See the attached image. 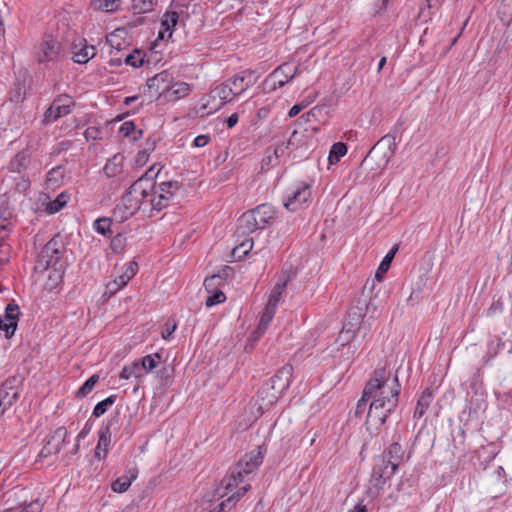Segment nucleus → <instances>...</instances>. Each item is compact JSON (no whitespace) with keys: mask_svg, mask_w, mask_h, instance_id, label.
I'll list each match as a JSON object with an SVG mask.
<instances>
[{"mask_svg":"<svg viewBox=\"0 0 512 512\" xmlns=\"http://www.w3.org/2000/svg\"><path fill=\"white\" fill-rule=\"evenodd\" d=\"M383 386L379 396L371 397V403L366 417L367 428L379 429L385 422L387 417L394 412L398 405L400 394V383L398 376L395 374L390 378V373L384 367Z\"/></svg>","mask_w":512,"mask_h":512,"instance_id":"obj_1","label":"nucleus"},{"mask_svg":"<svg viewBox=\"0 0 512 512\" xmlns=\"http://www.w3.org/2000/svg\"><path fill=\"white\" fill-rule=\"evenodd\" d=\"M293 374V367L291 365H284L277 373L266 383L258 392V397L261 399L259 410L261 413L265 409L272 406L282 395V393L289 387Z\"/></svg>","mask_w":512,"mask_h":512,"instance_id":"obj_2","label":"nucleus"},{"mask_svg":"<svg viewBox=\"0 0 512 512\" xmlns=\"http://www.w3.org/2000/svg\"><path fill=\"white\" fill-rule=\"evenodd\" d=\"M396 150L395 136L391 134L384 135L378 142L370 149L363 163L375 161L377 168H384Z\"/></svg>","mask_w":512,"mask_h":512,"instance_id":"obj_3","label":"nucleus"},{"mask_svg":"<svg viewBox=\"0 0 512 512\" xmlns=\"http://www.w3.org/2000/svg\"><path fill=\"white\" fill-rule=\"evenodd\" d=\"M64 252L65 245L61 237H53L42 248L38 256L35 269L44 271L49 268L55 267L59 263Z\"/></svg>","mask_w":512,"mask_h":512,"instance_id":"obj_4","label":"nucleus"},{"mask_svg":"<svg viewBox=\"0 0 512 512\" xmlns=\"http://www.w3.org/2000/svg\"><path fill=\"white\" fill-rule=\"evenodd\" d=\"M151 188V178L140 177L130 187L128 192L122 198V206L124 211L132 216L136 211L141 208V200L139 195L147 194L148 189Z\"/></svg>","mask_w":512,"mask_h":512,"instance_id":"obj_5","label":"nucleus"},{"mask_svg":"<svg viewBox=\"0 0 512 512\" xmlns=\"http://www.w3.org/2000/svg\"><path fill=\"white\" fill-rule=\"evenodd\" d=\"M384 374V367L378 368L373 372V376L371 379L367 382L362 397L357 403L356 409H355V416L359 417L363 415L366 412L367 409V402L371 400V397L379 396V394H383L381 392V379H383ZM383 383V380H382Z\"/></svg>","mask_w":512,"mask_h":512,"instance_id":"obj_6","label":"nucleus"},{"mask_svg":"<svg viewBox=\"0 0 512 512\" xmlns=\"http://www.w3.org/2000/svg\"><path fill=\"white\" fill-rule=\"evenodd\" d=\"M298 72V68L290 63H283L278 66L265 80L264 85L269 91L275 90L276 87H283L291 81Z\"/></svg>","mask_w":512,"mask_h":512,"instance_id":"obj_7","label":"nucleus"},{"mask_svg":"<svg viewBox=\"0 0 512 512\" xmlns=\"http://www.w3.org/2000/svg\"><path fill=\"white\" fill-rule=\"evenodd\" d=\"M74 100L72 97L64 94L56 97L50 107L44 113V123H52L58 120L60 117L65 116L71 112V108L74 106Z\"/></svg>","mask_w":512,"mask_h":512,"instance_id":"obj_8","label":"nucleus"},{"mask_svg":"<svg viewBox=\"0 0 512 512\" xmlns=\"http://www.w3.org/2000/svg\"><path fill=\"white\" fill-rule=\"evenodd\" d=\"M397 467L390 464L386 457H377L371 473V479L377 489H381L384 484L391 479Z\"/></svg>","mask_w":512,"mask_h":512,"instance_id":"obj_9","label":"nucleus"},{"mask_svg":"<svg viewBox=\"0 0 512 512\" xmlns=\"http://www.w3.org/2000/svg\"><path fill=\"white\" fill-rule=\"evenodd\" d=\"M61 51V44L52 36H45L40 42L35 59L39 64L56 61Z\"/></svg>","mask_w":512,"mask_h":512,"instance_id":"obj_10","label":"nucleus"},{"mask_svg":"<svg viewBox=\"0 0 512 512\" xmlns=\"http://www.w3.org/2000/svg\"><path fill=\"white\" fill-rule=\"evenodd\" d=\"M18 380L10 377L0 385V417L19 397Z\"/></svg>","mask_w":512,"mask_h":512,"instance_id":"obj_11","label":"nucleus"},{"mask_svg":"<svg viewBox=\"0 0 512 512\" xmlns=\"http://www.w3.org/2000/svg\"><path fill=\"white\" fill-rule=\"evenodd\" d=\"M263 462L262 446H258L256 450L247 453L242 457L234 471L240 472L241 478L244 480L245 476L254 472Z\"/></svg>","mask_w":512,"mask_h":512,"instance_id":"obj_12","label":"nucleus"},{"mask_svg":"<svg viewBox=\"0 0 512 512\" xmlns=\"http://www.w3.org/2000/svg\"><path fill=\"white\" fill-rule=\"evenodd\" d=\"M19 315V306L12 302L7 304L4 316H0V331L5 332V337L7 339L14 335L17 328Z\"/></svg>","mask_w":512,"mask_h":512,"instance_id":"obj_13","label":"nucleus"},{"mask_svg":"<svg viewBox=\"0 0 512 512\" xmlns=\"http://www.w3.org/2000/svg\"><path fill=\"white\" fill-rule=\"evenodd\" d=\"M67 435L68 432L65 427H58L54 433L47 438L45 445L39 452V457L46 458L57 454L61 450Z\"/></svg>","mask_w":512,"mask_h":512,"instance_id":"obj_14","label":"nucleus"},{"mask_svg":"<svg viewBox=\"0 0 512 512\" xmlns=\"http://www.w3.org/2000/svg\"><path fill=\"white\" fill-rule=\"evenodd\" d=\"M311 197V186L308 183H300L285 201L284 206L289 211H296Z\"/></svg>","mask_w":512,"mask_h":512,"instance_id":"obj_15","label":"nucleus"},{"mask_svg":"<svg viewBox=\"0 0 512 512\" xmlns=\"http://www.w3.org/2000/svg\"><path fill=\"white\" fill-rule=\"evenodd\" d=\"M243 481L244 480L241 478L240 472H235L233 470L229 475L222 479L220 485L215 490V496L219 498L225 497Z\"/></svg>","mask_w":512,"mask_h":512,"instance_id":"obj_16","label":"nucleus"},{"mask_svg":"<svg viewBox=\"0 0 512 512\" xmlns=\"http://www.w3.org/2000/svg\"><path fill=\"white\" fill-rule=\"evenodd\" d=\"M253 74L254 71L245 70L227 79L226 81L232 87V90L234 91L235 95L238 96L242 94L244 91H246L249 87L254 85V81H246L248 76H252Z\"/></svg>","mask_w":512,"mask_h":512,"instance_id":"obj_17","label":"nucleus"},{"mask_svg":"<svg viewBox=\"0 0 512 512\" xmlns=\"http://www.w3.org/2000/svg\"><path fill=\"white\" fill-rule=\"evenodd\" d=\"M250 212L254 215L257 223H259L260 229H264L267 225H270L275 217V210L269 204L258 205L256 208L250 210Z\"/></svg>","mask_w":512,"mask_h":512,"instance_id":"obj_18","label":"nucleus"},{"mask_svg":"<svg viewBox=\"0 0 512 512\" xmlns=\"http://www.w3.org/2000/svg\"><path fill=\"white\" fill-rule=\"evenodd\" d=\"M294 272H283L281 277L279 278L278 282L274 286L271 295L269 297L268 303L271 307L277 308V305L279 303L280 297L285 290L287 283L292 279L294 276Z\"/></svg>","mask_w":512,"mask_h":512,"instance_id":"obj_19","label":"nucleus"},{"mask_svg":"<svg viewBox=\"0 0 512 512\" xmlns=\"http://www.w3.org/2000/svg\"><path fill=\"white\" fill-rule=\"evenodd\" d=\"M138 476V469L136 466L127 469L125 475L117 478L112 484L111 488L114 492L123 493L127 491L132 483Z\"/></svg>","mask_w":512,"mask_h":512,"instance_id":"obj_20","label":"nucleus"},{"mask_svg":"<svg viewBox=\"0 0 512 512\" xmlns=\"http://www.w3.org/2000/svg\"><path fill=\"white\" fill-rule=\"evenodd\" d=\"M258 229H260L259 223H257L254 215L251 214L250 210L243 213L238 219L236 231L239 235L243 236L246 234H250Z\"/></svg>","mask_w":512,"mask_h":512,"instance_id":"obj_21","label":"nucleus"},{"mask_svg":"<svg viewBox=\"0 0 512 512\" xmlns=\"http://www.w3.org/2000/svg\"><path fill=\"white\" fill-rule=\"evenodd\" d=\"M30 164V155L27 151L23 150L17 153L10 161L8 169L10 172L19 175L24 174Z\"/></svg>","mask_w":512,"mask_h":512,"instance_id":"obj_22","label":"nucleus"},{"mask_svg":"<svg viewBox=\"0 0 512 512\" xmlns=\"http://www.w3.org/2000/svg\"><path fill=\"white\" fill-rule=\"evenodd\" d=\"M163 92H166V97L169 100L176 101L186 97L190 93V86L185 82H177L172 86L163 88Z\"/></svg>","mask_w":512,"mask_h":512,"instance_id":"obj_23","label":"nucleus"},{"mask_svg":"<svg viewBox=\"0 0 512 512\" xmlns=\"http://www.w3.org/2000/svg\"><path fill=\"white\" fill-rule=\"evenodd\" d=\"M275 312H276L275 307H271L269 304L266 305V307L260 317L258 327L255 330V332L253 333L254 339L259 338L260 336H262L265 333V331L267 330L270 322L272 321V319L275 315Z\"/></svg>","mask_w":512,"mask_h":512,"instance_id":"obj_24","label":"nucleus"},{"mask_svg":"<svg viewBox=\"0 0 512 512\" xmlns=\"http://www.w3.org/2000/svg\"><path fill=\"white\" fill-rule=\"evenodd\" d=\"M111 441V433L109 431V428L106 427L104 429H101L99 433V440L95 449V457L99 460L106 457V454L108 452V446Z\"/></svg>","mask_w":512,"mask_h":512,"instance_id":"obj_25","label":"nucleus"},{"mask_svg":"<svg viewBox=\"0 0 512 512\" xmlns=\"http://www.w3.org/2000/svg\"><path fill=\"white\" fill-rule=\"evenodd\" d=\"M432 398V391L429 388H426L417 401L413 415L415 419H420L425 414L426 410L432 402Z\"/></svg>","mask_w":512,"mask_h":512,"instance_id":"obj_26","label":"nucleus"},{"mask_svg":"<svg viewBox=\"0 0 512 512\" xmlns=\"http://www.w3.org/2000/svg\"><path fill=\"white\" fill-rule=\"evenodd\" d=\"M250 488V484H246L245 486L238 489L237 492L228 497L225 501H222L217 507L218 510L214 509L210 512H225L224 509L226 506L229 505V508L233 507L240 500V498L250 490Z\"/></svg>","mask_w":512,"mask_h":512,"instance_id":"obj_27","label":"nucleus"},{"mask_svg":"<svg viewBox=\"0 0 512 512\" xmlns=\"http://www.w3.org/2000/svg\"><path fill=\"white\" fill-rule=\"evenodd\" d=\"M381 457H386V459L388 460V462H390V464H395L396 467L398 468L399 464H400V461L403 457V451H402V447L399 443H392L387 451L381 456Z\"/></svg>","mask_w":512,"mask_h":512,"instance_id":"obj_28","label":"nucleus"},{"mask_svg":"<svg viewBox=\"0 0 512 512\" xmlns=\"http://www.w3.org/2000/svg\"><path fill=\"white\" fill-rule=\"evenodd\" d=\"M211 93L214 94V96H217L221 100H223L221 106L231 101L233 97L236 96L234 91L232 90V87L228 84L227 81L217 86Z\"/></svg>","mask_w":512,"mask_h":512,"instance_id":"obj_29","label":"nucleus"},{"mask_svg":"<svg viewBox=\"0 0 512 512\" xmlns=\"http://www.w3.org/2000/svg\"><path fill=\"white\" fill-rule=\"evenodd\" d=\"M158 0H133L131 11L134 14H145L154 10Z\"/></svg>","mask_w":512,"mask_h":512,"instance_id":"obj_30","label":"nucleus"},{"mask_svg":"<svg viewBox=\"0 0 512 512\" xmlns=\"http://www.w3.org/2000/svg\"><path fill=\"white\" fill-rule=\"evenodd\" d=\"M96 55V48L93 45H84L74 52L73 60L79 64H85Z\"/></svg>","mask_w":512,"mask_h":512,"instance_id":"obj_31","label":"nucleus"},{"mask_svg":"<svg viewBox=\"0 0 512 512\" xmlns=\"http://www.w3.org/2000/svg\"><path fill=\"white\" fill-rule=\"evenodd\" d=\"M179 20V14L176 11H167L164 14V18L161 22V27L165 28V31H168V37L171 38L173 34V29L177 25Z\"/></svg>","mask_w":512,"mask_h":512,"instance_id":"obj_32","label":"nucleus"},{"mask_svg":"<svg viewBox=\"0 0 512 512\" xmlns=\"http://www.w3.org/2000/svg\"><path fill=\"white\" fill-rule=\"evenodd\" d=\"M179 189L180 183L177 181L162 182L158 186L155 185L154 195L163 193L172 198Z\"/></svg>","mask_w":512,"mask_h":512,"instance_id":"obj_33","label":"nucleus"},{"mask_svg":"<svg viewBox=\"0 0 512 512\" xmlns=\"http://www.w3.org/2000/svg\"><path fill=\"white\" fill-rule=\"evenodd\" d=\"M398 248L397 246L393 247L388 253L387 255L383 258L382 262L380 263L377 271H376V274H375V278L377 280H381L382 279V276L384 273H386L391 265V262L395 256V253L397 252Z\"/></svg>","mask_w":512,"mask_h":512,"instance_id":"obj_34","label":"nucleus"},{"mask_svg":"<svg viewBox=\"0 0 512 512\" xmlns=\"http://www.w3.org/2000/svg\"><path fill=\"white\" fill-rule=\"evenodd\" d=\"M347 153V147L342 142H336L332 145L328 160L330 164H336L341 157Z\"/></svg>","mask_w":512,"mask_h":512,"instance_id":"obj_35","label":"nucleus"},{"mask_svg":"<svg viewBox=\"0 0 512 512\" xmlns=\"http://www.w3.org/2000/svg\"><path fill=\"white\" fill-rule=\"evenodd\" d=\"M170 197L166 194H153V196L149 199V207L152 210L161 211L169 205Z\"/></svg>","mask_w":512,"mask_h":512,"instance_id":"obj_36","label":"nucleus"},{"mask_svg":"<svg viewBox=\"0 0 512 512\" xmlns=\"http://www.w3.org/2000/svg\"><path fill=\"white\" fill-rule=\"evenodd\" d=\"M168 74L166 72L159 73L154 77L148 79L147 86L149 89H154L156 92H163L165 82L167 81Z\"/></svg>","mask_w":512,"mask_h":512,"instance_id":"obj_37","label":"nucleus"},{"mask_svg":"<svg viewBox=\"0 0 512 512\" xmlns=\"http://www.w3.org/2000/svg\"><path fill=\"white\" fill-rule=\"evenodd\" d=\"M124 157L117 154L104 167V172L108 177H113L120 172L119 166L121 165Z\"/></svg>","mask_w":512,"mask_h":512,"instance_id":"obj_38","label":"nucleus"},{"mask_svg":"<svg viewBox=\"0 0 512 512\" xmlns=\"http://www.w3.org/2000/svg\"><path fill=\"white\" fill-rule=\"evenodd\" d=\"M99 381V375L93 374L90 376L85 383L76 391V396L78 398H83L87 396L94 388V386Z\"/></svg>","mask_w":512,"mask_h":512,"instance_id":"obj_39","label":"nucleus"},{"mask_svg":"<svg viewBox=\"0 0 512 512\" xmlns=\"http://www.w3.org/2000/svg\"><path fill=\"white\" fill-rule=\"evenodd\" d=\"M142 375V367H140V363L133 362L130 365H126L120 372V378L129 379L131 376L140 377Z\"/></svg>","mask_w":512,"mask_h":512,"instance_id":"obj_40","label":"nucleus"},{"mask_svg":"<svg viewBox=\"0 0 512 512\" xmlns=\"http://www.w3.org/2000/svg\"><path fill=\"white\" fill-rule=\"evenodd\" d=\"M223 282L224 276L214 274L209 277H206V279L204 280V287L208 293H212L218 290L217 288L222 286Z\"/></svg>","mask_w":512,"mask_h":512,"instance_id":"obj_41","label":"nucleus"},{"mask_svg":"<svg viewBox=\"0 0 512 512\" xmlns=\"http://www.w3.org/2000/svg\"><path fill=\"white\" fill-rule=\"evenodd\" d=\"M67 203V196L64 193L59 194L56 199L50 201L46 207L49 214L59 212Z\"/></svg>","mask_w":512,"mask_h":512,"instance_id":"obj_42","label":"nucleus"},{"mask_svg":"<svg viewBox=\"0 0 512 512\" xmlns=\"http://www.w3.org/2000/svg\"><path fill=\"white\" fill-rule=\"evenodd\" d=\"M116 401V396L115 395H111L109 397H107L106 399L100 401L99 403H97L93 409V415L95 417H100L101 415H103L110 406H112Z\"/></svg>","mask_w":512,"mask_h":512,"instance_id":"obj_43","label":"nucleus"},{"mask_svg":"<svg viewBox=\"0 0 512 512\" xmlns=\"http://www.w3.org/2000/svg\"><path fill=\"white\" fill-rule=\"evenodd\" d=\"M160 360L161 356L158 353H155L153 355H147L142 358L140 367H142V371H152L154 368H156Z\"/></svg>","mask_w":512,"mask_h":512,"instance_id":"obj_44","label":"nucleus"},{"mask_svg":"<svg viewBox=\"0 0 512 512\" xmlns=\"http://www.w3.org/2000/svg\"><path fill=\"white\" fill-rule=\"evenodd\" d=\"M252 247H253L252 239L245 240L232 250V256L235 258L241 259L252 249Z\"/></svg>","mask_w":512,"mask_h":512,"instance_id":"obj_45","label":"nucleus"},{"mask_svg":"<svg viewBox=\"0 0 512 512\" xmlns=\"http://www.w3.org/2000/svg\"><path fill=\"white\" fill-rule=\"evenodd\" d=\"M111 221L108 218H101L94 222L95 230L103 236H110L112 231L110 229Z\"/></svg>","mask_w":512,"mask_h":512,"instance_id":"obj_46","label":"nucleus"},{"mask_svg":"<svg viewBox=\"0 0 512 512\" xmlns=\"http://www.w3.org/2000/svg\"><path fill=\"white\" fill-rule=\"evenodd\" d=\"M225 300H226L225 294L220 290H216V291L212 292L210 296L207 297V299L205 301V305L207 307H212L214 305L224 302Z\"/></svg>","mask_w":512,"mask_h":512,"instance_id":"obj_47","label":"nucleus"},{"mask_svg":"<svg viewBox=\"0 0 512 512\" xmlns=\"http://www.w3.org/2000/svg\"><path fill=\"white\" fill-rule=\"evenodd\" d=\"M124 62L126 65H130L132 67L138 68L141 67L143 64V59L140 57V52L136 50L135 54H128L126 55Z\"/></svg>","mask_w":512,"mask_h":512,"instance_id":"obj_48","label":"nucleus"},{"mask_svg":"<svg viewBox=\"0 0 512 512\" xmlns=\"http://www.w3.org/2000/svg\"><path fill=\"white\" fill-rule=\"evenodd\" d=\"M99 8L107 11L112 12L116 11L119 8L120 0H99Z\"/></svg>","mask_w":512,"mask_h":512,"instance_id":"obj_49","label":"nucleus"},{"mask_svg":"<svg viewBox=\"0 0 512 512\" xmlns=\"http://www.w3.org/2000/svg\"><path fill=\"white\" fill-rule=\"evenodd\" d=\"M297 134V131H293L289 141L287 144H284L282 143L281 145H278L274 151H273V156L275 158V160L277 161L281 156L284 155L285 151L288 149L289 145L292 144V139L294 138V136Z\"/></svg>","mask_w":512,"mask_h":512,"instance_id":"obj_50","label":"nucleus"},{"mask_svg":"<svg viewBox=\"0 0 512 512\" xmlns=\"http://www.w3.org/2000/svg\"><path fill=\"white\" fill-rule=\"evenodd\" d=\"M42 509H43V503L39 499H36L34 501H31L28 504L23 505L21 511H23V512H41Z\"/></svg>","mask_w":512,"mask_h":512,"instance_id":"obj_51","label":"nucleus"},{"mask_svg":"<svg viewBox=\"0 0 512 512\" xmlns=\"http://www.w3.org/2000/svg\"><path fill=\"white\" fill-rule=\"evenodd\" d=\"M15 180L17 181L15 187L19 192H25L30 187V180L24 174H21Z\"/></svg>","mask_w":512,"mask_h":512,"instance_id":"obj_52","label":"nucleus"},{"mask_svg":"<svg viewBox=\"0 0 512 512\" xmlns=\"http://www.w3.org/2000/svg\"><path fill=\"white\" fill-rule=\"evenodd\" d=\"M154 190H155V182L151 179V188L148 189L147 194H145V196L139 195V198L141 200V207H143L144 209L146 207H149V199L153 196Z\"/></svg>","mask_w":512,"mask_h":512,"instance_id":"obj_53","label":"nucleus"},{"mask_svg":"<svg viewBox=\"0 0 512 512\" xmlns=\"http://www.w3.org/2000/svg\"><path fill=\"white\" fill-rule=\"evenodd\" d=\"M321 112H322V108L314 107L307 113L303 114L299 118V121L310 122L312 119H316L317 115L320 114Z\"/></svg>","mask_w":512,"mask_h":512,"instance_id":"obj_54","label":"nucleus"},{"mask_svg":"<svg viewBox=\"0 0 512 512\" xmlns=\"http://www.w3.org/2000/svg\"><path fill=\"white\" fill-rule=\"evenodd\" d=\"M10 246L5 243H0V265L9 261Z\"/></svg>","mask_w":512,"mask_h":512,"instance_id":"obj_55","label":"nucleus"},{"mask_svg":"<svg viewBox=\"0 0 512 512\" xmlns=\"http://www.w3.org/2000/svg\"><path fill=\"white\" fill-rule=\"evenodd\" d=\"M120 132L126 137L130 136L135 132L134 123L130 121L124 122L120 127Z\"/></svg>","mask_w":512,"mask_h":512,"instance_id":"obj_56","label":"nucleus"},{"mask_svg":"<svg viewBox=\"0 0 512 512\" xmlns=\"http://www.w3.org/2000/svg\"><path fill=\"white\" fill-rule=\"evenodd\" d=\"M120 290L117 281H111L106 285V291L104 295H108L109 297L116 294Z\"/></svg>","mask_w":512,"mask_h":512,"instance_id":"obj_57","label":"nucleus"},{"mask_svg":"<svg viewBox=\"0 0 512 512\" xmlns=\"http://www.w3.org/2000/svg\"><path fill=\"white\" fill-rule=\"evenodd\" d=\"M177 325L173 323L171 326L167 323L165 329L162 331V338L164 340H168L173 332L176 330Z\"/></svg>","mask_w":512,"mask_h":512,"instance_id":"obj_58","label":"nucleus"},{"mask_svg":"<svg viewBox=\"0 0 512 512\" xmlns=\"http://www.w3.org/2000/svg\"><path fill=\"white\" fill-rule=\"evenodd\" d=\"M210 138L208 135H199L194 139V146L195 147H204L208 144Z\"/></svg>","mask_w":512,"mask_h":512,"instance_id":"obj_59","label":"nucleus"},{"mask_svg":"<svg viewBox=\"0 0 512 512\" xmlns=\"http://www.w3.org/2000/svg\"><path fill=\"white\" fill-rule=\"evenodd\" d=\"M138 270V264L135 261H132L129 263L126 271L124 272L125 275L129 276V279L133 278Z\"/></svg>","mask_w":512,"mask_h":512,"instance_id":"obj_60","label":"nucleus"},{"mask_svg":"<svg viewBox=\"0 0 512 512\" xmlns=\"http://www.w3.org/2000/svg\"><path fill=\"white\" fill-rule=\"evenodd\" d=\"M306 107L305 104L301 103V104H296L294 106H292L288 112V115L289 117H295L296 115H298L302 109H304Z\"/></svg>","mask_w":512,"mask_h":512,"instance_id":"obj_61","label":"nucleus"},{"mask_svg":"<svg viewBox=\"0 0 512 512\" xmlns=\"http://www.w3.org/2000/svg\"><path fill=\"white\" fill-rule=\"evenodd\" d=\"M129 280H130L129 276L125 275L124 273L119 275L116 279H114V281H117V284L120 289L122 287H124L128 283Z\"/></svg>","mask_w":512,"mask_h":512,"instance_id":"obj_62","label":"nucleus"},{"mask_svg":"<svg viewBox=\"0 0 512 512\" xmlns=\"http://www.w3.org/2000/svg\"><path fill=\"white\" fill-rule=\"evenodd\" d=\"M238 122V115L236 113H233L232 115H230L227 120H226V124L228 126V128H233Z\"/></svg>","mask_w":512,"mask_h":512,"instance_id":"obj_63","label":"nucleus"},{"mask_svg":"<svg viewBox=\"0 0 512 512\" xmlns=\"http://www.w3.org/2000/svg\"><path fill=\"white\" fill-rule=\"evenodd\" d=\"M349 512H367L366 506L363 504V502H358L354 509L350 510Z\"/></svg>","mask_w":512,"mask_h":512,"instance_id":"obj_64","label":"nucleus"}]
</instances>
